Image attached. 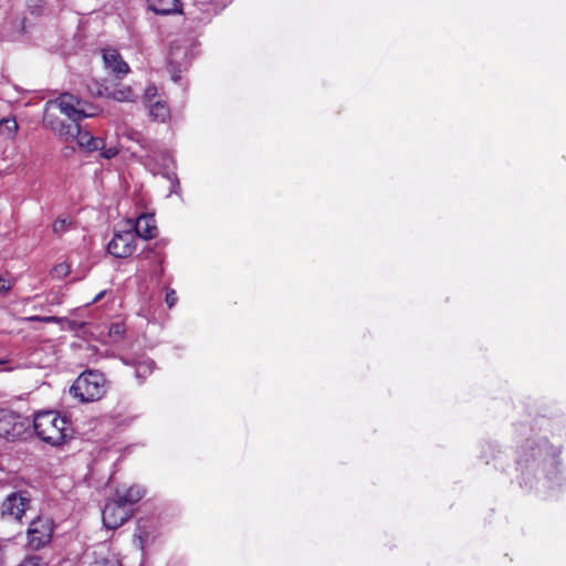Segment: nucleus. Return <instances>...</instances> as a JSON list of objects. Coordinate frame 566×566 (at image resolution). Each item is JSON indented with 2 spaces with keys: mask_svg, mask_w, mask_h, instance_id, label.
<instances>
[{
  "mask_svg": "<svg viewBox=\"0 0 566 566\" xmlns=\"http://www.w3.org/2000/svg\"><path fill=\"white\" fill-rule=\"evenodd\" d=\"M35 434L44 442L57 447L72 437V428L66 417L56 411H40L33 420Z\"/></svg>",
  "mask_w": 566,
  "mask_h": 566,
  "instance_id": "f257e3e1",
  "label": "nucleus"
},
{
  "mask_svg": "<svg viewBox=\"0 0 566 566\" xmlns=\"http://www.w3.org/2000/svg\"><path fill=\"white\" fill-rule=\"evenodd\" d=\"M70 392L81 402L99 400L106 394V379L97 370L83 371L71 386Z\"/></svg>",
  "mask_w": 566,
  "mask_h": 566,
  "instance_id": "f03ea898",
  "label": "nucleus"
},
{
  "mask_svg": "<svg viewBox=\"0 0 566 566\" xmlns=\"http://www.w3.org/2000/svg\"><path fill=\"white\" fill-rule=\"evenodd\" d=\"M31 421L11 409L0 408V438L8 441L23 439L30 433Z\"/></svg>",
  "mask_w": 566,
  "mask_h": 566,
  "instance_id": "7ed1b4c3",
  "label": "nucleus"
},
{
  "mask_svg": "<svg viewBox=\"0 0 566 566\" xmlns=\"http://www.w3.org/2000/svg\"><path fill=\"white\" fill-rule=\"evenodd\" d=\"M87 102L80 97L63 93L55 99L49 101L45 104V109L53 112L59 109L62 114L67 116L72 122L80 124V122L87 115Z\"/></svg>",
  "mask_w": 566,
  "mask_h": 566,
  "instance_id": "20e7f679",
  "label": "nucleus"
},
{
  "mask_svg": "<svg viewBox=\"0 0 566 566\" xmlns=\"http://www.w3.org/2000/svg\"><path fill=\"white\" fill-rule=\"evenodd\" d=\"M136 233L133 229L115 231L107 244V251L115 258L124 259L130 256L136 250Z\"/></svg>",
  "mask_w": 566,
  "mask_h": 566,
  "instance_id": "39448f33",
  "label": "nucleus"
},
{
  "mask_svg": "<svg viewBox=\"0 0 566 566\" xmlns=\"http://www.w3.org/2000/svg\"><path fill=\"white\" fill-rule=\"evenodd\" d=\"M132 515V509L124 505L116 499L108 502L103 512V524L108 531H115L120 527Z\"/></svg>",
  "mask_w": 566,
  "mask_h": 566,
  "instance_id": "423d86ee",
  "label": "nucleus"
},
{
  "mask_svg": "<svg viewBox=\"0 0 566 566\" xmlns=\"http://www.w3.org/2000/svg\"><path fill=\"white\" fill-rule=\"evenodd\" d=\"M43 124L64 142L74 140V137L78 134L80 124L74 122L66 124L64 120L55 116L53 112L48 109L44 111Z\"/></svg>",
  "mask_w": 566,
  "mask_h": 566,
  "instance_id": "0eeeda50",
  "label": "nucleus"
},
{
  "mask_svg": "<svg viewBox=\"0 0 566 566\" xmlns=\"http://www.w3.org/2000/svg\"><path fill=\"white\" fill-rule=\"evenodd\" d=\"M29 503L27 497L12 493L2 502L1 515L7 518L21 521L28 510Z\"/></svg>",
  "mask_w": 566,
  "mask_h": 566,
  "instance_id": "6e6552de",
  "label": "nucleus"
},
{
  "mask_svg": "<svg viewBox=\"0 0 566 566\" xmlns=\"http://www.w3.org/2000/svg\"><path fill=\"white\" fill-rule=\"evenodd\" d=\"M103 61L105 67L117 78L125 76L129 72L128 64L115 49H105L103 51Z\"/></svg>",
  "mask_w": 566,
  "mask_h": 566,
  "instance_id": "1a4fd4ad",
  "label": "nucleus"
},
{
  "mask_svg": "<svg viewBox=\"0 0 566 566\" xmlns=\"http://www.w3.org/2000/svg\"><path fill=\"white\" fill-rule=\"evenodd\" d=\"M133 231L136 233V239L149 240L157 235L158 229L153 216L143 214L136 220Z\"/></svg>",
  "mask_w": 566,
  "mask_h": 566,
  "instance_id": "9d476101",
  "label": "nucleus"
},
{
  "mask_svg": "<svg viewBox=\"0 0 566 566\" xmlns=\"http://www.w3.org/2000/svg\"><path fill=\"white\" fill-rule=\"evenodd\" d=\"M148 8L157 14L168 15L181 12L180 0H147Z\"/></svg>",
  "mask_w": 566,
  "mask_h": 566,
  "instance_id": "9b49d317",
  "label": "nucleus"
},
{
  "mask_svg": "<svg viewBox=\"0 0 566 566\" xmlns=\"http://www.w3.org/2000/svg\"><path fill=\"white\" fill-rule=\"evenodd\" d=\"M78 147L86 151H95L97 149H104V139L92 136L88 132L78 128V134L74 137Z\"/></svg>",
  "mask_w": 566,
  "mask_h": 566,
  "instance_id": "f8f14e48",
  "label": "nucleus"
},
{
  "mask_svg": "<svg viewBox=\"0 0 566 566\" xmlns=\"http://www.w3.org/2000/svg\"><path fill=\"white\" fill-rule=\"evenodd\" d=\"M145 494V490L139 485H132L126 490H117L114 499L128 506L137 503Z\"/></svg>",
  "mask_w": 566,
  "mask_h": 566,
  "instance_id": "ddd939ff",
  "label": "nucleus"
},
{
  "mask_svg": "<svg viewBox=\"0 0 566 566\" xmlns=\"http://www.w3.org/2000/svg\"><path fill=\"white\" fill-rule=\"evenodd\" d=\"M53 533H27L25 547L29 551H40L52 542Z\"/></svg>",
  "mask_w": 566,
  "mask_h": 566,
  "instance_id": "4468645a",
  "label": "nucleus"
},
{
  "mask_svg": "<svg viewBox=\"0 0 566 566\" xmlns=\"http://www.w3.org/2000/svg\"><path fill=\"white\" fill-rule=\"evenodd\" d=\"M148 108H149V116L154 119V120H158V122H166L169 116H170V112H169V108L168 106L160 102V101H155L154 103L147 105Z\"/></svg>",
  "mask_w": 566,
  "mask_h": 566,
  "instance_id": "2eb2a0df",
  "label": "nucleus"
},
{
  "mask_svg": "<svg viewBox=\"0 0 566 566\" xmlns=\"http://www.w3.org/2000/svg\"><path fill=\"white\" fill-rule=\"evenodd\" d=\"M55 527L56 525L51 517L38 515L31 518L30 525L27 531H54Z\"/></svg>",
  "mask_w": 566,
  "mask_h": 566,
  "instance_id": "dca6fc26",
  "label": "nucleus"
},
{
  "mask_svg": "<svg viewBox=\"0 0 566 566\" xmlns=\"http://www.w3.org/2000/svg\"><path fill=\"white\" fill-rule=\"evenodd\" d=\"M108 97L118 102H133L135 95L130 87L126 86L119 90H114L107 94Z\"/></svg>",
  "mask_w": 566,
  "mask_h": 566,
  "instance_id": "f3484780",
  "label": "nucleus"
},
{
  "mask_svg": "<svg viewBox=\"0 0 566 566\" xmlns=\"http://www.w3.org/2000/svg\"><path fill=\"white\" fill-rule=\"evenodd\" d=\"M18 130V124L15 119L3 118L0 120V132L7 137L11 138L15 135Z\"/></svg>",
  "mask_w": 566,
  "mask_h": 566,
  "instance_id": "a211bd4d",
  "label": "nucleus"
},
{
  "mask_svg": "<svg viewBox=\"0 0 566 566\" xmlns=\"http://www.w3.org/2000/svg\"><path fill=\"white\" fill-rule=\"evenodd\" d=\"M70 226H71L70 221H67L66 219L59 218L53 222L52 229H53L54 233L61 234V233L65 232Z\"/></svg>",
  "mask_w": 566,
  "mask_h": 566,
  "instance_id": "6ab92c4d",
  "label": "nucleus"
},
{
  "mask_svg": "<svg viewBox=\"0 0 566 566\" xmlns=\"http://www.w3.org/2000/svg\"><path fill=\"white\" fill-rule=\"evenodd\" d=\"M70 272V266L66 263H60L52 269V274L59 279L66 276Z\"/></svg>",
  "mask_w": 566,
  "mask_h": 566,
  "instance_id": "aec40b11",
  "label": "nucleus"
},
{
  "mask_svg": "<svg viewBox=\"0 0 566 566\" xmlns=\"http://www.w3.org/2000/svg\"><path fill=\"white\" fill-rule=\"evenodd\" d=\"M149 533H135L133 537V544L144 551L145 549V542L148 537Z\"/></svg>",
  "mask_w": 566,
  "mask_h": 566,
  "instance_id": "412c9836",
  "label": "nucleus"
},
{
  "mask_svg": "<svg viewBox=\"0 0 566 566\" xmlns=\"http://www.w3.org/2000/svg\"><path fill=\"white\" fill-rule=\"evenodd\" d=\"M156 96H157L156 86L151 85L145 90L144 99L147 105L154 103Z\"/></svg>",
  "mask_w": 566,
  "mask_h": 566,
  "instance_id": "4be33fe9",
  "label": "nucleus"
},
{
  "mask_svg": "<svg viewBox=\"0 0 566 566\" xmlns=\"http://www.w3.org/2000/svg\"><path fill=\"white\" fill-rule=\"evenodd\" d=\"M99 150H101V156L105 159H112V158L116 157L119 153V150L116 146H111L108 148H106L104 146V149H99Z\"/></svg>",
  "mask_w": 566,
  "mask_h": 566,
  "instance_id": "5701e85b",
  "label": "nucleus"
},
{
  "mask_svg": "<svg viewBox=\"0 0 566 566\" xmlns=\"http://www.w3.org/2000/svg\"><path fill=\"white\" fill-rule=\"evenodd\" d=\"M153 361H147L144 364H139L136 368V376L137 377H144L145 374L150 373L153 368Z\"/></svg>",
  "mask_w": 566,
  "mask_h": 566,
  "instance_id": "b1692460",
  "label": "nucleus"
},
{
  "mask_svg": "<svg viewBox=\"0 0 566 566\" xmlns=\"http://www.w3.org/2000/svg\"><path fill=\"white\" fill-rule=\"evenodd\" d=\"M18 566H42L41 559L38 556H30L24 558V560Z\"/></svg>",
  "mask_w": 566,
  "mask_h": 566,
  "instance_id": "393cba45",
  "label": "nucleus"
},
{
  "mask_svg": "<svg viewBox=\"0 0 566 566\" xmlns=\"http://www.w3.org/2000/svg\"><path fill=\"white\" fill-rule=\"evenodd\" d=\"M165 301H166L168 307L171 308L176 304V302H177L176 292L174 290L168 291L166 293V300Z\"/></svg>",
  "mask_w": 566,
  "mask_h": 566,
  "instance_id": "a878e982",
  "label": "nucleus"
},
{
  "mask_svg": "<svg viewBox=\"0 0 566 566\" xmlns=\"http://www.w3.org/2000/svg\"><path fill=\"white\" fill-rule=\"evenodd\" d=\"M124 332H125V329H124L123 325H120V324H113L109 329L111 334L118 335V336H122L124 334Z\"/></svg>",
  "mask_w": 566,
  "mask_h": 566,
  "instance_id": "bb28decb",
  "label": "nucleus"
},
{
  "mask_svg": "<svg viewBox=\"0 0 566 566\" xmlns=\"http://www.w3.org/2000/svg\"><path fill=\"white\" fill-rule=\"evenodd\" d=\"M11 289V283L4 277H0V293L8 292Z\"/></svg>",
  "mask_w": 566,
  "mask_h": 566,
  "instance_id": "cd10ccee",
  "label": "nucleus"
},
{
  "mask_svg": "<svg viewBox=\"0 0 566 566\" xmlns=\"http://www.w3.org/2000/svg\"><path fill=\"white\" fill-rule=\"evenodd\" d=\"M86 108H87V115L85 116V118L93 117L96 115V108L93 105L87 103Z\"/></svg>",
  "mask_w": 566,
  "mask_h": 566,
  "instance_id": "c85d7f7f",
  "label": "nucleus"
},
{
  "mask_svg": "<svg viewBox=\"0 0 566 566\" xmlns=\"http://www.w3.org/2000/svg\"><path fill=\"white\" fill-rule=\"evenodd\" d=\"M28 319H29V321H46V322H49V321H54V319H55V317H45V318H41L40 316H32V317H29Z\"/></svg>",
  "mask_w": 566,
  "mask_h": 566,
  "instance_id": "c756f323",
  "label": "nucleus"
},
{
  "mask_svg": "<svg viewBox=\"0 0 566 566\" xmlns=\"http://www.w3.org/2000/svg\"><path fill=\"white\" fill-rule=\"evenodd\" d=\"M103 294H104L103 292H102V293H99V294L94 298V302L99 301V300L102 298Z\"/></svg>",
  "mask_w": 566,
  "mask_h": 566,
  "instance_id": "7c9ffc66",
  "label": "nucleus"
},
{
  "mask_svg": "<svg viewBox=\"0 0 566 566\" xmlns=\"http://www.w3.org/2000/svg\"><path fill=\"white\" fill-rule=\"evenodd\" d=\"M4 363H6L4 360H0V365H1V364H4Z\"/></svg>",
  "mask_w": 566,
  "mask_h": 566,
  "instance_id": "2f4dec72",
  "label": "nucleus"
}]
</instances>
